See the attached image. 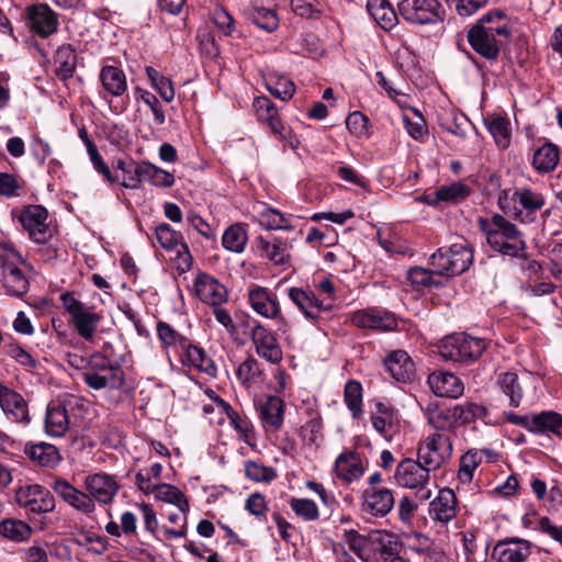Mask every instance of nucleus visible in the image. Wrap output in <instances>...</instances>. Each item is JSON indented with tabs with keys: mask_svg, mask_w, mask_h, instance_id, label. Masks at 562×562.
<instances>
[{
	"mask_svg": "<svg viewBox=\"0 0 562 562\" xmlns=\"http://www.w3.org/2000/svg\"><path fill=\"white\" fill-rule=\"evenodd\" d=\"M510 30L506 24L484 27L473 25L468 32V42L472 49L487 60H496L501 47L509 40Z\"/></svg>",
	"mask_w": 562,
	"mask_h": 562,
	"instance_id": "obj_1",
	"label": "nucleus"
},
{
	"mask_svg": "<svg viewBox=\"0 0 562 562\" xmlns=\"http://www.w3.org/2000/svg\"><path fill=\"white\" fill-rule=\"evenodd\" d=\"M486 341L465 334H453L441 340L439 353L442 358L454 362H473L486 349Z\"/></svg>",
	"mask_w": 562,
	"mask_h": 562,
	"instance_id": "obj_2",
	"label": "nucleus"
},
{
	"mask_svg": "<svg viewBox=\"0 0 562 562\" xmlns=\"http://www.w3.org/2000/svg\"><path fill=\"white\" fill-rule=\"evenodd\" d=\"M21 256L11 247L0 245V282L8 294L21 296L29 290V281L20 268Z\"/></svg>",
	"mask_w": 562,
	"mask_h": 562,
	"instance_id": "obj_3",
	"label": "nucleus"
},
{
	"mask_svg": "<svg viewBox=\"0 0 562 562\" xmlns=\"http://www.w3.org/2000/svg\"><path fill=\"white\" fill-rule=\"evenodd\" d=\"M397 9L401 16L411 24H435L443 19L438 0H401Z\"/></svg>",
	"mask_w": 562,
	"mask_h": 562,
	"instance_id": "obj_4",
	"label": "nucleus"
},
{
	"mask_svg": "<svg viewBox=\"0 0 562 562\" xmlns=\"http://www.w3.org/2000/svg\"><path fill=\"white\" fill-rule=\"evenodd\" d=\"M452 442L445 434L428 436L418 448V460L427 467V470L439 469L451 456Z\"/></svg>",
	"mask_w": 562,
	"mask_h": 562,
	"instance_id": "obj_5",
	"label": "nucleus"
},
{
	"mask_svg": "<svg viewBox=\"0 0 562 562\" xmlns=\"http://www.w3.org/2000/svg\"><path fill=\"white\" fill-rule=\"evenodd\" d=\"M249 335L257 355L272 364L282 361V348L273 331L266 328L258 322L250 326Z\"/></svg>",
	"mask_w": 562,
	"mask_h": 562,
	"instance_id": "obj_6",
	"label": "nucleus"
},
{
	"mask_svg": "<svg viewBox=\"0 0 562 562\" xmlns=\"http://www.w3.org/2000/svg\"><path fill=\"white\" fill-rule=\"evenodd\" d=\"M16 502L21 507L35 514L49 513L55 508L53 494L37 484L20 487L16 492Z\"/></svg>",
	"mask_w": 562,
	"mask_h": 562,
	"instance_id": "obj_7",
	"label": "nucleus"
},
{
	"mask_svg": "<svg viewBox=\"0 0 562 562\" xmlns=\"http://www.w3.org/2000/svg\"><path fill=\"white\" fill-rule=\"evenodd\" d=\"M47 217L48 213L44 206L30 205L21 212L19 220L35 243L44 244L50 238Z\"/></svg>",
	"mask_w": 562,
	"mask_h": 562,
	"instance_id": "obj_8",
	"label": "nucleus"
},
{
	"mask_svg": "<svg viewBox=\"0 0 562 562\" xmlns=\"http://www.w3.org/2000/svg\"><path fill=\"white\" fill-rule=\"evenodd\" d=\"M289 297L308 319H318L324 312L331 308L330 302L319 300L313 292L301 288L293 286L289 289Z\"/></svg>",
	"mask_w": 562,
	"mask_h": 562,
	"instance_id": "obj_9",
	"label": "nucleus"
},
{
	"mask_svg": "<svg viewBox=\"0 0 562 562\" xmlns=\"http://www.w3.org/2000/svg\"><path fill=\"white\" fill-rule=\"evenodd\" d=\"M363 510L374 517L386 516L394 507V495L386 487H367L362 494Z\"/></svg>",
	"mask_w": 562,
	"mask_h": 562,
	"instance_id": "obj_10",
	"label": "nucleus"
},
{
	"mask_svg": "<svg viewBox=\"0 0 562 562\" xmlns=\"http://www.w3.org/2000/svg\"><path fill=\"white\" fill-rule=\"evenodd\" d=\"M27 24L40 36L47 37L57 31L56 14L47 4H33L26 9Z\"/></svg>",
	"mask_w": 562,
	"mask_h": 562,
	"instance_id": "obj_11",
	"label": "nucleus"
},
{
	"mask_svg": "<svg viewBox=\"0 0 562 562\" xmlns=\"http://www.w3.org/2000/svg\"><path fill=\"white\" fill-rule=\"evenodd\" d=\"M429 472L419 460L405 459L396 467L395 479L400 485L408 488L424 487L429 480Z\"/></svg>",
	"mask_w": 562,
	"mask_h": 562,
	"instance_id": "obj_12",
	"label": "nucleus"
},
{
	"mask_svg": "<svg viewBox=\"0 0 562 562\" xmlns=\"http://www.w3.org/2000/svg\"><path fill=\"white\" fill-rule=\"evenodd\" d=\"M0 406L13 422L29 424L31 418L27 403L16 391L0 382Z\"/></svg>",
	"mask_w": 562,
	"mask_h": 562,
	"instance_id": "obj_13",
	"label": "nucleus"
},
{
	"mask_svg": "<svg viewBox=\"0 0 562 562\" xmlns=\"http://www.w3.org/2000/svg\"><path fill=\"white\" fill-rule=\"evenodd\" d=\"M428 384L437 396L458 398L463 394L462 381L451 372L435 371L428 376Z\"/></svg>",
	"mask_w": 562,
	"mask_h": 562,
	"instance_id": "obj_14",
	"label": "nucleus"
},
{
	"mask_svg": "<svg viewBox=\"0 0 562 562\" xmlns=\"http://www.w3.org/2000/svg\"><path fill=\"white\" fill-rule=\"evenodd\" d=\"M351 322L359 328L380 331L393 330L397 323L393 315L374 310H360L352 314Z\"/></svg>",
	"mask_w": 562,
	"mask_h": 562,
	"instance_id": "obj_15",
	"label": "nucleus"
},
{
	"mask_svg": "<svg viewBox=\"0 0 562 562\" xmlns=\"http://www.w3.org/2000/svg\"><path fill=\"white\" fill-rule=\"evenodd\" d=\"M194 289L198 297L209 305L217 306L227 300L225 286L209 274L198 276L194 281Z\"/></svg>",
	"mask_w": 562,
	"mask_h": 562,
	"instance_id": "obj_16",
	"label": "nucleus"
},
{
	"mask_svg": "<svg viewBox=\"0 0 562 562\" xmlns=\"http://www.w3.org/2000/svg\"><path fill=\"white\" fill-rule=\"evenodd\" d=\"M531 543L521 538H507L496 543L493 557L498 555L499 562H525L530 554Z\"/></svg>",
	"mask_w": 562,
	"mask_h": 562,
	"instance_id": "obj_17",
	"label": "nucleus"
},
{
	"mask_svg": "<svg viewBox=\"0 0 562 562\" xmlns=\"http://www.w3.org/2000/svg\"><path fill=\"white\" fill-rule=\"evenodd\" d=\"M156 238L162 248L175 251L182 263L190 265L191 255L180 233L168 224H160L156 227Z\"/></svg>",
	"mask_w": 562,
	"mask_h": 562,
	"instance_id": "obj_18",
	"label": "nucleus"
},
{
	"mask_svg": "<svg viewBox=\"0 0 562 562\" xmlns=\"http://www.w3.org/2000/svg\"><path fill=\"white\" fill-rule=\"evenodd\" d=\"M258 411L263 427L278 431L283 424L284 403L276 395H269L258 404Z\"/></svg>",
	"mask_w": 562,
	"mask_h": 562,
	"instance_id": "obj_19",
	"label": "nucleus"
},
{
	"mask_svg": "<svg viewBox=\"0 0 562 562\" xmlns=\"http://www.w3.org/2000/svg\"><path fill=\"white\" fill-rule=\"evenodd\" d=\"M430 517L442 524L449 522L457 516V496L451 488L440 490L438 496L430 503Z\"/></svg>",
	"mask_w": 562,
	"mask_h": 562,
	"instance_id": "obj_20",
	"label": "nucleus"
},
{
	"mask_svg": "<svg viewBox=\"0 0 562 562\" xmlns=\"http://www.w3.org/2000/svg\"><path fill=\"white\" fill-rule=\"evenodd\" d=\"M248 299L254 311L261 316L267 318H279L281 316L279 302L267 289L257 286L249 290Z\"/></svg>",
	"mask_w": 562,
	"mask_h": 562,
	"instance_id": "obj_21",
	"label": "nucleus"
},
{
	"mask_svg": "<svg viewBox=\"0 0 562 562\" xmlns=\"http://www.w3.org/2000/svg\"><path fill=\"white\" fill-rule=\"evenodd\" d=\"M52 487L55 493L72 507L87 514L94 510V503L91 496L75 488L67 481L56 480Z\"/></svg>",
	"mask_w": 562,
	"mask_h": 562,
	"instance_id": "obj_22",
	"label": "nucleus"
},
{
	"mask_svg": "<svg viewBox=\"0 0 562 562\" xmlns=\"http://www.w3.org/2000/svg\"><path fill=\"white\" fill-rule=\"evenodd\" d=\"M384 367L396 381L406 382L414 376L415 364L404 350L392 351L384 359Z\"/></svg>",
	"mask_w": 562,
	"mask_h": 562,
	"instance_id": "obj_23",
	"label": "nucleus"
},
{
	"mask_svg": "<svg viewBox=\"0 0 562 562\" xmlns=\"http://www.w3.org/2000/svg\"><path fill=\"white\" fill-rule=\"evenodd\" d=\"M86 487L90 495L100 503L108 504L117 492V484L106 474H94L86 479Z\"/></svg>",
	"mask_w": 562,
	"mask_h": 562,
	"instance_id": "obj_24",
	"label": "nucleus"
},
{
	"mask_svg": "<svg viewBox=\"0 0 562 562\" xmlns=\"http://www.w3.org/2000/svg\"><path fill=\"white\" fill-rule=\"evenodd\" d=\"M335 472L340 480L351 483L363 475L364 469L359 456L353 451H347L337 457Z\"/></svg>",
	"mask_w": 562,
	"mask_h": 562,
	"instance_id": "obj_25",
	"label": "nucleus"
},
{
	"mask_svg": "<svg viewBox=\"0 0 562 562\" xmlns=\"http://www.w3.org/2000/svg\"><path fill=\"white\" fill-rule=\"evenodd\" d=\"M480 228L486 235L487 244L496 251L502 255H507L512 257L518 256L520 251H522L526 246L518 244L517 241L509 240L505 236L498 234L497 232L490 231V221L485 218L479 220Z\"/></svg>",
	"mask_w": 562,
	"mask_h": 562,
	"instance_id": "obj_26",
	"label": "nucleus"
},
{
	"mask_svg": "<svg viewBox=\"0 0 562 562\" xmlns=\"http://www.w3.org/2000/svg\"><path fill=\"white\" fill-rule=\"evenodd\" d=\"M69 427L67 409L61 404H49L46 412L45 429L49 436L60 437Z\"/></svg>",
	"mask_w": 562,
	"mask_h": 562,
	"instance_id": "obj_27",
	"label": "nucleus"
},
{
	"mask_svg": "<svg viewBox=\"0 0 562 562\" xmlns=\"http://www.w3.org/2000/svg\"><path fill=\"white\" fill-rule=\"evenodd\" d=\"M100 80L104 90L113 97L122 95L127 89L124 71L114 66L102 67Z\"/></svg>",
	"mask_w": 562,
	"mask_h": 562,
	"instance_id": "obj_28",
	"label": "nucleus"
},
{
	"mask_svg": "<svg viewBox=\"0 0 562 562\" xmlns=\"http://www.w3.org/2000/svg\"><path fill=\"white\" fill-rule=\"evenodd\" d=\"M426 416L428 423L437 430L452 431L457 428L458 422L452 407L439 408L437 405H428Z\"/></svg>",
	"mask_w": 562,
	"mask_h": 562,
	"instance_id": "obj_29",
	"label": "nucleus"
},
{
	"mask_svg": "<svg viewBox=\"0 0 562 562\" xmlns=\"http://www.w3.org/2000/svg\"><path fill=\"white\" fill-rule=\"evenodd\" d=\"M367 9L382 29L391 30L396 25L397 15L387 0H369Z\"/></svg>",
	"mask_w": 562,
	"mask_h": 562,
	"instance_id": "obj_30",
	"label": "nucleus"
},
{
	"mask_svg": "<svg viewBox=\"0 0 562 562\" xmlns=\"http://www.w3.org/2000/svg\"><path fill=\"white\" fill-rule=\"evenodd\" d=\"M497 384L502 392L509 397V405L518 407L524 395L518 374L514 371L503 372L497 376Z\"/></svg>",
	"mask_w": 562,
	"mask_h": 562,
	"instance_id": "obj_31",
	"label": "nucleus"
},
{
	"mask_svg": "<svg viewBox=\"0 0 562 562\" xmlns=\"http://www.w3.org/2000/svg\"><path fill=\"white\" fill-rule=\"evenodd\" d=\"M102 316L87 307L71 318V324L81 338L91 341Z\"/></svg>",
	"mask_w": 562,
	"mask_h": 562,
	"instance_id": "obj_32",
	"label": "nucleus"
},
{
	"mask_svg": "<svg viewBox=\"0 0 562 562\" xmlns=\"http://www.w3.org/2000/svg\"><path fill=\"white\" fill-rule=\"evenodd\" d=\"M257 248L260 252V256L267 258L274 265H285L290 259V254L288 252L286 245L279 240L269 241L263 237L257 238Z\"/></svg>",
	"mask_w": 562,
	"mask_h": 562,
	"instance_id": "obj_33",
	"label": "nucleus"
},
{
	"mask_svg": "<svg viewBox=\"0 0 562 562\" xmlns=\"http://www.w3.org/2000/svg\"><path fill=\"white\" fill-rule=\"evenodd\" d=\"M55 72L56 75L65 80L71 78L77 64V56L71 45L60 46L55 54Z\"/></svg>",
	"mask_w": 562,
	"mask_h": 562,
	"instance_id": "obj_34",
	"label": "nucleus"
},
{
	"mask_svg": "<svg viewBox=\"0 0 562 562\" xmlns=\"http://www.w3.org/2000/svg\"><path fill=\"white\" fill-rule=\"evenodd\" d=\"M561 430L562 415L551 411L531 415V432L551 431L555 435H560Z\"/></svg>",
	"mask_w": 562,
	"mask_h": 562,
	"instance_id": "obj_35",
	"label": "nucleus"
},
{
	"mask_svg": "<svg viewBox=\"0 0 562 562\" xmlns=\"http://www.w3.org/2000/svg\"><path fill=\"white\" fill-rule=\"evenodd\" d=\"M559 162L558 146L547 143L538 148L532 158L533 167L540 172H549L553 170Z\"/></svg>",
	"mask_w": 562,
	"mask_h": 562,
	"instance_id": "obj_36",
	"label": "nucleus"
},
{
	"mask_svg": "<svg viewBox=\"0 0 562 562\" xmlns=\"http://www.w3.org/2000/svg\"><path fill=\"white\" fill-rule=\"evenodd\" d=\"M485 125L498 147L507 148L509 146L510 122L508 119L501 115H494L485 120Z\"/></svg>",
	"mask_w": 562,
	"mask_h": 562,
	"instance_id": "obj_37",
	"label": "nucleus"
},
{
	"mask_svg": "<svg viewBox=\"0 0 562 562\" xmlns=\"http://www.w3.org/2000/svg\"><path fill=\"white\" fill-rule=\"evenodd\" d=\"M248 236L243 224L236 223L231 225L222 236V244L225 249L232 252H241L247 244Z\"/></svg>",
	"mask_w": 562,
	"mask_h": 562,
	"instance_id": "obj_38",
	"label": "nucleus"
},
{
	"mask_svg": "<svg viewBox=\"0 0 562 562\" xmlns=\"http://www.w3.org/2000/svg\"><path fill=\"white\" fill-rule=\"evenodd\" d=\"M157 499L176 505L182 513L189 509V503L184 494L173 485L161 483L153 487Z\"/></svg>",
	"mask_w": 562,
	"mask_h": 562,
	"instance_id": "obj_39",
	"label": "nucleus"
},
{
	"mask_svg": "<svg viewBox=\"0 0 562 562\" xmlns=\"http://www.w3.org/2000/svg\"><path fill=\"white\" fill-rule=\"evenodd\" d=\"M450 252V273L461 274L467 271L473 261V251L463 245H453L449 248Z\"/></svg>",
	"mask_w": 562,
	"mask_h": 562,
	"instance_id": "obj_40",
	"label": "nucleus"
},
{
	"mask_svg": "<svg viewBox=\"0 0 562 562\" xmlns=\"http://www.w3.org/2000/svg\"><path fill=\"white\" fill-rule=\"evenodd\" d=\"M470 188L461 182H453L448 186L439 187L435 192V199L429 201L431 204L439 202H458L470 194Z\"/></svg>",
	"mask_w": 562,
	"mask_h": 562,
	"instance_id": "obj_41",
	"label": "nucleus"
},
{
	"mask_svg": "<svg viewBox=\"0 0 562 562\" xmlns=\"http://www.w3.org/2000/svg\"><path fill=\"white\" fill-rule=\"evenodd\" d=\"M31 527L19 519H4L0 522V535L12 541H24L31 537Z\"/></svg>",
	"mask_w": 562,
	"mask_h": 562,
	"instance_id": "obj_42",
	"label": "nucleus"
},
{
	"mask_svg": "<svg viewBox=\"0 0 562 562\" xmlns=\"http://www.w3.org/2000/svg\"><path fill=\"white\" fill-rule=\"evenodd\" d=\"M490 231L497 232L498 234L505 236L507 239L526 246L524 239L521 238V233L518 231L516 225L501 214H494L492 216L490 221Z\"/></svg>",
	"mask_w": 562,
	"mask_h": 562,
	"instance_id": "obj_43",
	"label": "nucleus"
},
{
	"mask_svg": "<svg viewBox=\"0 0 562 562\" xmlns=\"http://www.w3.org/2000/svg\"><path fill=\"white\" fill-rule=\"evenodd\" d=\"M344 401L355 418L362 414V386L358 381H348L345 385Z\"/></svg>",
	"mask_w": 562,
	"mask_h": 562,
	"instance_id": "obj_44",
	"label": "nucleus"
},
{
	"mask_svg": "<svg viewBox=\"0 0 562 562\" xmlns=\"http://www.w3.org/2000/svg\"><path fill=\"white\" fill-rule=\"evenodd\" d=\"M30 458L42 467L55 465L59 460V453L55 446L49 443L34 445L29 451Z\"/></svg>",
	"mask_w": 562,
	"mask_h": 562,
	"instance_id": "obj_45",
	"label": "nucleus"
},
{
	"mask_svg": "<svg viewBox=\"0 0 562 562\" xmlns=\"http://www.w3.org/2000/svg\"><path fill=\"white\" fill-rule=\"evenodd\" d=\"M261 373L262 371L260 369L259 362L252 357H249L244 362H241L236 371L238 380L246 387H249L251 384L259 382Z\"/></svg>",
	"mask_w": 562,
	"mask_h": 562,
	"instance_id": "obj_46",
	"label": "nucleus"
},
{
	"mask_svg": "<svg viewBox=\"0 0 562 562\" xmlns=\"http://www.w3.org/2000/svg\"><path fill=\"white\" fill-rule=\"evenodd\" d=\"M146 74L149 78L153 87L158 91L160 97L166 102H171L175 98V89L172 87V82L169 78L162 76L159 71H157L151 66L146 67Z\"/></svg>",
	"mask_w": 562,
	"mask_h": 562,
	"instance_id": "obj_47",
	"label": "nucleus"
},
{
	"mask_svg": "<svg viewBox=\"0 0 562 562\" xmlns=\"http://www.w3.org/2000/svg\"><path fill=\"white\" fill-rule=\"evenodd\" d=\"M345 542L360 560L364 562L371 561L372 551L369 548V540L364 536L359 535L355 530H351L346 533Z\"/></svg>",
	"mask_w": 562,
	"mask_h": 562,
	"instance_id": "obj_48",
	"label": "nucleus"
},
{
	"mask_svg": "<svg viewBox=\"0 0 562 562\" xmlns=\"http://www.w3.org/2000/svg\"><path fill=\"white\" fill-rule=\"evenodd\" d=\"M144 180L160 188H170L175 184V177L171 172H168L148 161L145 162Z\"/></svg>",
	"mask_w": 562,
	"mask_h": 562,
	"instance_id": "obj_49",
	"label": "nucleus"
},
{
	"mask_svg": "<svg viewBox=\"0 0 562 562\" xmlns=\"http://www.w3.org/2000/svg\"><path fill=\"white\" fill-rule=\"evenodd\" d=\"M250 20L267 32H273L279 25V18L276 11L271 9L254 8Z\"/></svg>",
	"mask_w": 562,
	"mask_h": 562,
	"instance_id": "obj_50",
	"label": "nucleus"
},
{
	"mask_svg": "<svg viewBox=\"0 0 562 562\" xmlns=\"http://www.w3.org/2000/svg\"><path fill=\"white\" fill-rule=\"evenodd\" d=\"M245 474L255 482H271L277 477V472L273 468L266 467L257 461H247L245 463Z\"/></svg>",
	"mask_w": 562,
	"mask_h": 562,
	"instance_id": "obj_51",
	"label": "nucleus"
},
{
	"mask_svg": "<svg viewBox=\"0 0 562 562\" xmlns=\"http://www.w3.org/2000/svg\"><path fill=\"white\" fill-rule=\"evenodd\" d=\"M157 333L165 347L180 346L184 348L187 346L188 339L167 323L159 322L157 324Z\"/></svg>",
	"mask_w": 562,
	"mask_h": 562,
	"instance_id": "obj_52",
	"label": "nucleus"
},
{
	"mask_svg": "<svg viewBox=\"0 0 562 562\" xmlns=\"http://www.w3.org/2000/svg\"><path fill=\"white\" fill-rule=\"evenodd\" d=\"M145 162L130 160V168L123 173L122 186L127 189H138L145 177Z\"/></svg>",
	"mask_w": 562,
	"mask_h": 562,
	"instance_id": "obj_53",
	"label": "nucleus"
},
{
	"mask_svg": "<svg viewBox=\"0 0 562 562\" xmlns=\"http://www.w3.org/2000/svg\"><path fill=\"white\" fill-rule=\"evenodd\" d=\"M454 416L457 417L458 425L472 423L476 417H482L485 414V408L474 403H465L464 405H454Z\"/></svg>",
	"mask_w": 562,
	"mask_h": 562,
	"instance_id": "obj_54",
	"label": "nucleus"
},
{
	"mask_svg": "<svg viewBox=\"0 0 562 562\" xmlns=\"http://www.w3.org/2000/svg\"><path fill=\"white\" fill-rule=\"evenodd\" d=\"M267 89L274 98L282 101L290 100L295 92L294 83L284 77L278 78L274 81L270 79V81L267 82Z\"/></svg>",
	"mask_w": 562,
	"mask_h": 562,
	"instance_id": "obj_55",
	"label": "nucleus"
},
{
	"mask_svg": "<svg viewBox=\"0 0 562 562\" xmlns=\"http://www.w3.org/2000/svg\"><path fill=\"white\" fill-rule=\"evenodd\" d=\"M259 224L267 229H285L292 228L291 225L286 224L284 216L273 209H266L259 214Z\"/></svg>",
	"mask_w": 562,
	"mask_h": 562,
	"instance_id": "obj_56",
	"label": "nucleus"
},
{
	"mask_svg": "<svg viewBox=\"0 0 562 562\" xmlns=\"http://www.w3.org/2000/svg\"><path fill=\"white\" fill-rule=\"evenodd\" d=\"M5 353L14 359L19 364L26 368L27 370H33L37 367V361L35 358L26 351L23 347L18 344H9L4 347Z\"/></svg>",
	"mask_w": 562,
	"mask_h": 562,
	"instance_id": "obj_57",
	"label": "nucleus"
},
{
	"mask_svg": "<svg viewBox=\"0 0 562 562\" xmlns=\"http://www.w3.org/2000/svg\"><path fill=\"white\" fill-rule=\"evenodd\" d=\"M290 506L297 516L305 520H315L318 518V508L316 504L308 498H292Z\"/></svg>",
	"mask_w": 562,
	"mask_h": 562,
	"instance_id": "obj_58",
	"label": "nucleus"
},
{
	"mask_svg": "<svg viewBox=\"0 0 562 562\" xmlns=\"http://www.w3.org/2000/svg\"><path fill=\"white\" fill-rule=\"evenodd\" d=\"M186 348V357L188 362L205 372H210V367L212 366V361L210 358L206 357L204 350L200 347L190 345L187 342Z\"/></svg>",
	"mask_w": 562,
	"mask_h": 562,
	"instance_id": "obj_59",
	"label": "nucleus"
},
{
	"mask_svg": "<svg viewBox=\"0 0 562 562\" xmlns=\"http://www.w3.org/2000/svg\"><path fill=\"white\" fill-rule=\"evenodd\" d=\"M518 202L528 212H536L544 205V199L540 193H536L530 189H521L515 193Z\"/></svg>",
	"mask_w": 562,
	"mask_h": 562,
	"instance_id": "obj_60",
	"label": "nucleus"
},
{
	"mask_svg": "<svg viewBox=\"0 0 562 562\" xmlns=\"http://www.w3.org/2000/svg\"><path fill=\"white\" fill-rule=\"evenodd\" d=\"M322 418L317 416L312 418L301 427L300 435L307 445H317V440L322 438Z\"/></svg>",
	"mask_w": 562,
	"mask_h": 562,
	"instance_id": "obj_61",
	"label": "nucleus"
},
{
	"mask_svg": "<svg viewBox=\"0 0 562 562\" xmlns=\"http://www.w3.org/2000/svg\"><path fill=\"white\" fill-rule=\"evenodd\" d=\"M450 260L451 258L449 248H440L430 257V265L434 271L436 272V276H453L452 273H450Z\"/></svg>",
	"mask_w": 562,
	"mask_h": 562,
	"instance_id": "obj_62",
	"label": "nucleus"
},
{
	"mask_svg": "<svg viewBox=\"0 0 562 562\" xmlns=\"http://www.w3.org/2000/svg\"><path fill=\"white\" fill-rule=\"evenodd\" d=\"M480 463L477 452L468 451L461 458L460 469L458 476L461 481L470 482L473 477V472Z\"/></svg>",
	"mask_w": 562,
	"mask_h": 562,
	"instance_id": "obj_63",
	"label": "nucleus"
},
{
	"mask_svg": "<svg viewBox=\"0 0 562 562\" xmlns=\"http://www.w3.org/2000/svg\"><path fill=\"white\" fill-rule=\"evenodd\" d=\"M434 276L436 272L434 269H425L422 267H414L408 271V280L416 285L429 286L436 285L438 286L440 283L434 280Z\"/></svg>",
	"mask_w": 562,
	"mask_h": 562,
	"instance_id": "obj_64",
	"label": "nucleus"
}]
</instances>
